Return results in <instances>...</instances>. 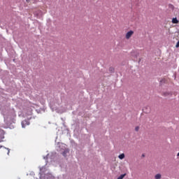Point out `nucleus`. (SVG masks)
I'll use <instances>...</instances> for the list:
<instances>
[{"instance_id":"obj_15","label":"nucleus","mask_w":179,"mask_h":179,"mask_svg":"<svg viewBox=\"0 0 179 179\" xmlns=\"http://www.w3.org/2000/svg\"><path fill=\"white\" fill-rule=\"evenodd\" d=\"M177 156H178V157H179V152L178 153Z\"/></svg>"},{"instance_id":"obj_12","label":"nucleus","mask_w":179,"mask_h":179,"mask_svg":"<svg viewBox=\"0 0 179 179\" xmlns=\"http://www.w3.org/2000/svg\"><path fill=\"white\" fill-rule=\"evenodd\" d=\"M3 138H4L3 136H2L1 137V139H3Z\"/></svg>"},{"instance_id":"obj_14","label":"nucleus","mask_w":179,"mask_h":179,"mask_svg":"<svg viewBox=\"0 0 179 179\" xmlns=\"http://www.w3.org/2000/svg\"><path fill=\"white\" fill-rule=\"evenodd\" d=\"M142 156H143V157H145V155H143Z\"/></svg>"},{"instance_id":"obj_16","label":"nucleus","mask_w":179,"mask_h":179,"mask_svg":"<svg viewBox=\"0 0 179 179\" xmlns=\"http://www.w3.org/2000/svg\"><path fill=\"white\" fill-rule=\"evenodd\" d=\"M1 148H2V146L0 145V149H1Z\"/></svg>"},{"instance_id":"obj_10","label":"nucleus","mask_w":179,"mask_h":179,"mask_svg":"<svg viewBox=\"0 0 179 179\" xmlns=\"http://www.w3.org/2000/svg\"><path fill=\"white\" fill-rule=\"evenodd\" d=\"M135 131H136V132H138V131H139V127H136V128H135Z\"/></svg>"},{"instance_id":"obj_6","label":"nucleus","mask_w":179,"mask_h":179,"mask_svg":"<svg viewBox=\"0 0 179 179\" xmlns=\"http://www.w3.org/2000/svg\"><path fill=\"white\" fill-rule=\"evenodd\" d=\"M155 179H162V174L158 173V174L155 175Z\"/></svg>"},{"instance_id":"obj_9","label":"nucleus","mask_w":179,"mask_h":179,"mask_svg":"<svg viewBox=\"0 0 179 179\" xmlns=\"http://www.w3.org/2000/svg\"><path fill=\"white\" fill-rule=\"evenodd\" d=\"M170 94H170L169 92H164V96H170Z\"/></svg>"},{"instance_id":"obj_3","label":"nucleus","mask_w":179,"mask_h":179,"mask_svg":"<svg viewBox=\"0 0 179 179\" xmlns=\"http://www.w3.org/2000/svg\"><path fill=\"white\" fill-rule=\"evenodd\" d=\"M27 125H30V122H29V120H23L22 122V128H26Z\"/></svg>"},{"instance_id":"obj_2","label":"nucleus","mask_w":179,"mask_h":179,"mask_svg":"<svg viewBox=\"0 0 179 179\" xmlns=\"http://www.w3.org/2000/svg\"><path fill=\"white\" fill-rule=\"evenodd\" d=\"M132 36H134V31L130 30L126 34L125 38L127 40H129Z\"/></svg>"},{"instance_id":"obj_1","label":"nucleus","mask_w":179,"mask_h":179,"mask_svg":"<svg viewBox=\"0 0 179 179\" xmlns=\"http://www.w3.org/2000/svg\"><path fill=\"white\" fill-rule=\"evenodd\" d=\"M3 117L6 120H12L13 118H15V117H16V113L15 112V110H12L8 112L7 114H3Z\"/></svg>"},{"instance_id":"obj_11","label":"nucleus","mask_w":179,"mask_h":179,"mask_svg":"<svg viewBox=\"0 0 179 179\" xmlns=\"http://www.w3.org/2000/svg\"><path fill=\"white\" fill-rule=\"evenodd\" d=\"M179 47V41L176 43V48H178Z\"/></svg>"},{"instance_id":"obj_13","label":"nucleus","mask_w":179,"mask_h":179,"mask_svg":"<svg viewBox=\"0 0 179 179\" xmlns=\"http://www.w3.org/2000/svg\"><path fill=\"white\" fill-rule=\"evenodd\" d=\"M26 1H27V2H29L30 0H26Z\"/></svg>"},{"instance_id":"obj_7","label":"nucleus","mask_w":179,"mask_h":179,"mask_svg":"<svg viewBox=\"0 0 179 179\" xmlns=\"http://www.w3.org/2000/svg\"><path fill=\"white\" fill-rule=\"evenodd\" d=\"M125 176H127L126 173L122 174L120 176L117 178V179H124V177H125Z\"/></svg>"},{"instance_id":"obj_8","label":"nucleus","mask_w":179,"mask_h":179,"mask_svg":"<svg viewBox=\"0 0 179 179\" xmlns=\"http://www.w3.org/2000/svg\"><path fill=\"white\" fill-rule=\"evenodd\" d=\"M109 71L110 72H112V73L114 72V68L110 67Z\"/></svg>"},{"instance_id":"obj_5","label":"nucleus","mask_w":179,"mask_h":179,"mask_svg":"<svg viewBox=\"0 0 179 179\" xmlns=\"http://www.w3.org/2000/svg\"><path fill=\"white\" fill-rule=\"evenodd\" d=\"M119 159H120V160H122L123 159H125V154L122 153V154H120L119 156H118Z\"/></svg>"},{"instance_id":"obj_4","label":"nucleus","mask_w":179,"mask_h":179,"mask_svg":"<svg viewBox=\"0 0 179 179\" xmlns=\"http://www.w3.org/2000/svg\"><path fill=\"white\" fill-rule=\"evenodd\" d=\"M172 23H173V24H178V20H177V17H175V18L172 19Z\"/></svg>"}]
</instances>
